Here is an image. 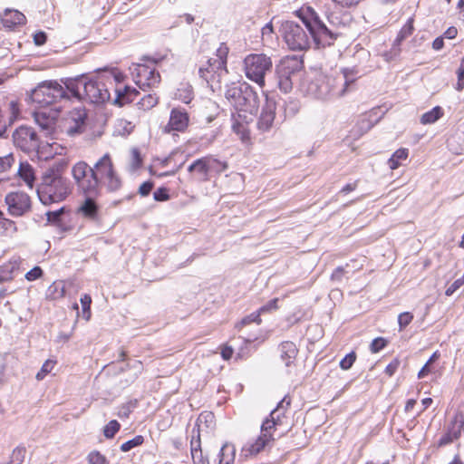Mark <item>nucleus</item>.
I'll return each instance as SVG.
<instances>
[{
    "mask_svg": "<svg viewBox=\"0 0 464 464\" xmlns=\"http://www.w3.org/2000/svg\"><path fill=\"white\" fill-rule=\"evenodd\" d=\"M297 15L309 32L316 48H324L332 45L340 35L337 29L343 24V21L337 12L325 14L330 26H327L320 19L318 14L311 7L300 9L297 11Z\"/></svg>",
    "mask_w": 464,
    "mask_h": 464,
    "instance_id": "f257e3e1",
    "label": "nucleus"
},
{
    "mask_svg": "<svg viewBox=\"0 0 464 464\" xmlns=\"http://www.w3.org/2000/svg\"><path fill=\"white\" fill-rule=\"evenodd\" d=\"M354 81L353 70L350 69H343L342 73L335 76L317 72L306 81L305 92L307 95L319 100L341 97L349 91Z\"/></svg>",
    "mask_w": 464,
    "mask_h": 464,
    "instance_id": "f03ea898",
    "label": "nucleus"
},
{
    "mask_svg": "<svg viewBox=\"0 0 464 464\" xmlns=\"http://www.w3.org/2000/svg\"><path fill=\"white\" fill-rule=\"evenodd\" d=\"M85 169L87 177L92 174L97 181L98 190L102 193V188L105 187L108 192L118 191L122 181L116 172L112 160L108 153L104 154L94 165L91 167L85 161H78L72 168V175H75L76 171L82 175Z\"/></svg>",
    "mask_w": 464,
    "mask_h": 464,
    "instance_id": "7ed1b4c3",
    "label": "nucleus"
},
{
    "mask_svg": "<svg viewBox=\"0 0 464 464\" xmlns=\"http://www.w3.org/2000/svg\"><path fill=\"white\" fill-rule=\"evenodd\" d=\"M62 82L70 92L72 99L77 101L102 104L111 98L109 88L102 81H86L83 75H80L75 78H66Z\"/></svg>",
    "mask_w": 464,
    "mask_h": 464,
    "instance_id": "20e7f679",
    "label": "nucleus"
},
{
    "mask_svg": "<svg viewBox=\"0 0 464 464\" xmlns=\"http://www.w3.org/2000/svg\"><path fill=\"white\" fill-rule=\"evenodd\" d=\"M85 173L84 169L82 175L78 171L75 175H72L78 192L84 197L77 208V214L88 220L96 221L100 217L101 208L97 203V198L101 196V192L98 190V183L94 176L92 174L87 177Z\"/></svg>",
    "mask_w": 464,
    "mask_h": 464,
    "instance_id": "39448f33",
    "label": "nucleus"
},
{
    "mask_svg": "<svg viewBox=\"0 0 464 464\" xmlns=\"http://www.w3.org/2000/svg\"><path fill=\"white\" fill-rule=\"evenodd\" d=\"M71 193V183L58 169H48L37 187V195L44 205H51L64 200Z\"/></svg>",
    "mask_w": 464,
    "mask_h": 464,
    "instance_id": "423d86ee",
    "label": "nucleus"
},
{
    "mask_svg": "<svg viewBox=\"0 0 464 464\" xmlns=\"http://www.w3.org/2000/svg\"><path fill=\"white\" fill-rule=\"evenodd\" d=\"M225 97L239 111L256 114L259 108V97L254 88L246 82H233L227 86Z\"/></svg>",
    "mask_w": 464,
    "mask_h": 464,
    "instance_id": "0eeeda50",
    "label": "nucleus"
},
{
    "mask_svg": "<svg viewBox=\"0 0 464 464\" xmlns=\"http://www.w3.org/2000/svg\"><path fill=\"white\" fill-rule=\"evenodd\" d=\"M228 47L225 43H221L216 52V58H210L208 61L207 67H201L198 70L199 76L204 79L212 92H219L223 79L227 74V58Z\"/></svg>",
    "mask_w": 464,
    "mask_h": 464,
    "instance_id": "6e6552de",
    "label": "nucleus"
},
{
    "mask_svg": "<svg viewBox=\"0 0 464 464\" xmlns=\"http://www.w3.org/2000/svg\"><path fill=\"white\" fill-rule=\"evenodd\" d=\"M30 99L41 107H45L62 101L72 99L70 92L56 81H48L39 83L31 91Z\"/></svg>",
    "mask_w": 464,
    "mask_h": 464,
    "instance_id": "1a4fd4ad",
    "label": "nucleus"
},
{
    "mask_svg": "<svg viewBox=\"0 0 464 464\" xmlns=\"http://www.w3.org/2000/svg\"><path fill=\"white\" fill-rule=\"evenodd\" d=\"M303 61L296 56H286L276 66V78L278 88L285 93L293 89V77L300 72Z\"/></svg>",
    "mask_w": 464,
    "mask_h": 464,
    "instance_id": "9d476101",
    "label": "nucleus"
},
{
    "mask_svg": "<svg viewBox=\"0 0 464 464\" xmlns=\"http://www.w3.org/2000/svg\"><path fill=\"white\" fill-rule=\"evenodd\" d=\"M244 65L246 76L263 88L265 76L273 66L271 58L264 53H251L245 58Z\"/></svg>",
    "mask_w": 464,
    "mask_h": 464,
    "instance_id": "9b49d317",
    "label": "nucleus"
},
{
    "mask_svg": "<svg viewBox=\"0 0 464 464\" xmlns=\"http://www.w3.org/2000/svg\"><path fill=\"white\" fill-rule=\"evenodd\" d=\"M282 36L293 51H303L309 47L310 40L305 30L293 21H285L281 26Z\"/></svg>",
    "mask_w": 464,
    "mask_h": 464,
    "instance_id": "f8f14e48",
    "label": "nucleus"
},
{
    "mask_svg": "<svg viewBox=\"0 0 464 464\" xmlns=\"http://www.w3.org/2000/svg\"><path fill=\"white\" fill-rule=\"evenodd\" d=\"M14 145L27 154L37 153L41 145V140L34 128L27 125L17 127L13 132Z\"/></svg>",
    "mask_w": 464,
    "mask_h": 464,
    "instance_id": "ddd939ff",
    "label": "nucleus"
},
{
    "mask_svg": "<svg viewBox=\"0 0 464 464\" xmlns=\"http://www.w3.org/2000/svg\"><path fill=\"white\" fill-rule=\"evenodd\" d=\"M464 430V414L457 411L445 426V432L438 440V448L444 447L458 440Z\"/></svg>",
    "mask_w": 464,
    "mask_h": 464,
    "instance_id": "4468645a",
    "label": "nucleus"
},
{
    "mask_svg": "<svg viewBox=\"0 0 464 464\" xmlns=\"http://www.w3.org/2000/svg\"><path fill=\"white\" fill-rule=\"evenodd\" d=\"M8 212L14 217H22L31 210L32 203L30 197L22 191L11 192L5 199Z\"/></svg>",
    "mask_w": 464,
    "mask_h": 464,
    "instance_id": "2eb2a0df",
    "label": "nucleus"
},
{
    "mask_svg": "<svg viewBox=\"0 0 464 464\" xmlns=\"http://www.w3.org/2000/svg\"><path fill=\"white\" fill-rule=\"evenodd\" d=\"M133 75L136 78V83L141 88L142 86L155 87L160 82V75L155 70L145 64H137L134 68Z\"/></svg>",
    "mask_w": 464,
    "mask_h": 464,
    "instance_id": "dca6fc26",
    "label": "nucleus"
},
{
    "mask_svg": "<svg viewBox=\"0 0 464 464\" xmlns=\"http://www.w3.org/2000/svg\"><path fill=\"white\" fill-rule=\"evenodd\" d=\"M188 122L189 116L185 109L179 107L173 108L170 111L169 120L164 130L168 133L172 130L182 132L188 128Z\"/></svg>",
    "mask_w": 464,
    "mask_h": 464,
    "instance_id": "f3484780",
    "label": "nucleus"
},
{
    "mask_svg": "<svg viewBox=\"0 0 464 464\" xmlns=\"http://www.w3.org/2000/svg\"><path fill=\"white\" fill-rule=\"evenodd\" d=\"M87 112L85 109H75L70 113L66 132L70 136L81 134L85 130Z\"/></svg>",
    "mask_w": 464,
    "mask_h": 464,
    "instance_id": "a211bd4d",
    "label": "nucleus"
},
{
    "mask_svg": "<svg viewBox=\"0 0 464 464\" xmlns=\"http://www.w3.org/2000/svg\"><path fill=\"white\" fill-rule=\"evenodd\" d=\"M284 413L279 412V409H274L269 416L263 421L261 425V434L268 435L266 438L274 441V432L276 430V426L281 425Z\"/></svg>",
    "mask_w": 464,
    "mask_h": 464,
    "instance_id": "6ab92c4d",
    "label": "nucleus"
},
{
    "mask_svg": "<svg viewBox=\"0 0 464 464\" xmlns=\"http://www.w3.org/2000/svg\"><path fill=\"white\" fill-rule=\"evenodd\" d=\"M191 446V456L194 464H209V460L207 457L203 455L201 450V441H200V431L199 425L198 422L192 430V439L190 441Z\"/></svg>",
    "mask_w": 464,
    "mask_h": 464,
    "instance_id": "aec40b11",
    "label": "nucleus"
},
{
    "mask_svg": "<svg viewBox=\"0 0 464 464\" xmlns=\"http://www.w3.org/2000/svg\"><path fill=\"white\" fill-rule=\"evenodd\" d=\"M276 117V103L266 100L262 108L261 115L257 121V128L262 131H267L272 127Z\"/></svg>",
    "mask_w": 464,
    "mask_h": 464,
    "instance_id": "412c9836",
    "label": "nucleus"
},
{
    "mask_svg": "<svg viewBox=\"0 0 464 464\" xmlns=\"http://www.w3.org/2000/svg\"><path fill=\"white\" fill-rule=\"evenodd\" d=\"M267 436L260 434L254 442L246 443L241 450V457L248 458L258 454L272 442Z\"/></svg>",
    "mask_w": 464,
    "mask_h": 464,
    "instance_id": "4be33fe9",
    "label": "nucleus"
},
{
    "mask_svg": "<svg viewBox=\"0 0 464 464\" xmlns=\"http://www.w3.org/2000/svg\"><path fill=\"white\" fill-rule=\"evenodd\" d=\"M279 352L281 360L288 367L294 362L298 353V349L293 342L285 341L279 344Z\"/></svg>",
    "mask_w": 464,
    "mask_h": 464,
    "instance_id": "5701e85b",
    "label": "nucleus"
},
{
    "mask_svg": "<svg viewBox=\"0 0 464 464\" xmlns=\"http://www.w3.org/2000/svg\"><path fill=\"white\" fill-rule=\"evenodd\" d=\"M1 19L3 25L9 29L14 28L15 25L23 24L25 22L24 14L17 10L6 9Z\"/></svg>",
    "mask_w": 464,
    "mask_h": 464,
    "instance_id": "b1692460",
    "label": "nucleus"
},
{
    "mask_svg": "<svg viewBox=\"0 0 464 464\" xmlns=\"http://www.w3.org/2000/svg\"><path fill=\"white\" fill-rule=\"evenodd\" d=\"M34 119L46 137L53 132L55 127L53 118L47 116L44 112L37 111L34 113Z\"/></svg>",
    "mask_w": 464,
    "mask_h": 464,
    "instance_id": "393cba45",
    "label": "nucleus"
},
{
    "mask_svg": "<svg viewBox=\"0 0 464 464\" xmlns=\"http://www.w3.org/2000/svg\"><path fill=\"white\" fill-rule=\"evenodd\" d=\"M116 98L113 102L114 104L123 106L127 103L132 102L136 97L140 94L139 91L130 86L124 87L123 90H115Z\"/></svg>",
    "mask_w": 464,
    "mask_h": 464,
    "instance_id": "a878e982",
    "label": "nucleus"
},
{
    "mask_svg": "<svg viewBox=\"0 0 464 464\" xmlns=\"http://www.w3.org/2000/svg\"><path fill=\"white\" fill-rule=\"evenodd\" d=\"M236 456L235 446L231 443H225L218 453V464H233Z\"/></svg>",
    "mask_w": 464,
    "mask_h": 464,
    "instance_id": "bb28decb",
    "label": "nucleus"
},
{
    "mask_svg": "<svg viewBox=\"0 0 464 464\" xmlns=\"http://www.w3.org/2000/svg\"><path fill=\"white\" fill-rule=\"evenodd\" d=\"M18 174L26 185L33 188L35 179L33 167L27 162H21L18 169Z\"/></svg>",
    "mask_w": 464,
    "mask_h": 464,
    "instance_id": "cd10ccee",
    "label": "nucleus"
},
{
    "mask_svg": "<svg viewBox=\"0 0 464 464\" xmlns=\"http://www.w3.org/2000/svg\"><path fill=\"white\" fill-rule=\"evenodd\" d=\"M413 22L414 19L412 17H410L407 20L406 24L401 27L393 42V48L399 47L403 40L412 34L414 31Z\"/></svg>",
    "mask_w": 464,
    "mask_h": 464,
    "instance_id": "c85d7f7f",
    "label": "nucleus"
},
{
    "mask_svg": "<svg viewBox=\"0 0 464 464\" xmlns=\"http://www.w3.org/2000/svg\"><path fill=\"white\" fill-rule=\"evenodd\" d=\"M409 156V150L405 148H401L393 152L388 160V165L391 169H396L401 165V161L405 160Z\"/></svg>",
    "mask_w": 464,
    "mask_h": 464,
    "instance_id": "c756f323",
    "label": "nucleus"
},
{
    "mask_svg": "<svg viewBox=\"0 0 464 464\" xmlns=\"http://www.w3.org/2000/svg\"><path fill=\"white\" fill-rule=\"evenodd\" d=\"M205 160L209 175L212 173L219 174L226 170L227 168V164L226 162L220 161L219 160L214 158L211 155L206 156Z\"/></svg>",
    "mask_w": 464,
    "mask_h": 464,
    "instance_id": "7c9ffc66",
    "label": "nucleus"
},
{
    "mask_svg": "<svg viewBox=\"0 0 464 464\" xmlns=\"http://www.w3.org/2000/svg\"><path fill=\"white\" fill-rule=\"evenodd\" d=\"M176 99L188 104L193 99V88L188 83H180L175 93Z\"/></svg>",
    "mask_w": 464,
    "mask_h": 464,
    "instance_id": "2f4dec72",
    "label": "nucleus"
},
{
    "mask_svg": "<svg viewBox=\"0 0 464 464\" xmlns=\"http://www.w3.org/2000/svg\"><path fill=\"white\" fill-rule=\"evenodd\" d=\"M443 109L440 106H435L430 111L422 114L420 122L424 125L432 124L443 116Z\"/></svg>",
    "mask_w": 464,
    "mask_h": 464,
    "instance_id": "473e14b6",
    "label": "nucleus"
},
{
    "mask_svg": "<svg viewBox=\"0 0 464 464\" xmlns=\"http://www.w3.org/2000/svg\"><path fill=\"white\" fill-rule=\"evenodd\" d=\"M372 114L376 115L374 110L358 121L357 126L362 131L366 132L370 130L378 122L379 119L372 120Z\"/></svg>",
    "mask_w": 464,
    "mask_h": 464,
    "instance_id": "72a5a7b5",
    "label": "nucleus"
},
{
    "mask_svg": "<svg viewBox=\"0 0 464 464\" xmlns=\"http://www.w3.org/2000/svg\"><path fill=\"white\" fill-rule=\"evenodd\" d=\"M196 174L199 180L207 181L209 179V174L208 171V166L206 163L205 157L196 160Z\"/></svg>",
    "mask_w": 464,
    "mask_h": 464,
    "instance_id": "f704fd0d",
    "label": "nucleus"
},
{
    "mask_svg": "<svg viewBox=\"0 0 464 464\" xmlns=\"http://www.w3.org/2000/svg\"><path fill=\"white\" fill-rule=\"evenodd\" d=\"M13 153L4 154L0 151V173L8 171L14 163Z\"/></svg>",
    "mask_w": 464,
    "mask_h": 464,
    "instance_id": "c9c22d12",
    "label": "nucleus"
},
{
    "mask_svg": "<svg viewBox=\"0 0 464 464\" xmlns=\"http://www.w3.org/2000/svg\"><path fill=\"white\" fill-rule=\"evenodd\" d=\"M0 229H2L6 234H14L16 232L15 223L6 218L4 213L0 210Z\"/></svg>",
    "mask_w": 464,
    "mask_h": 464,
    "instance_id": "e433bc0d",
    "label": "nucleus"
},
{
    "mask_svg": "<svg viewBox=\"0 0 464 464\" xmlns=\"http://www.w3.org/2000/svg\"><path fill=\"white\" fill-rule=\"evenodd\" d=\"M157 103L158 97L151 93L144 95L138 102L140 108L145 111L153 108Z\"/></svg>",
    "mask_w": 464,
    "mask_h": 464,
    "instance_id": "4c0bfd02",
    "label": "nucleus"
},
{
    "mask_svg": "<svg viewBox=\"0 0 464 464\" xmlns=\"http://www.w3.org/2000/svg\"><path fill=\"white\" fill-rule=\"evenodd\" d=\"M89 464H110L109 459L98 450L91 451L87 456Z\"/></svg>",
    "mask_w": 464,
    "mask_h": 464,
    "instance_id": "58836bf2",
    "label": "nucleus"
},
{
    "mask_svg": "<svg viewBox=\"0 0 464 464\" xmlns=\"http://www.w3.org/2000/svg\"><path fill=\"white\" fill-rule=\"evenodd\" d=\"M80 302H81V304L82 307V317L86 321H89L91 318V315H92V313H91L92 297H91V295L88 294H84L83 295H82Z\"/></svg>",
    "mask_w": 464,
    "mask_h": 464,
    "instance_id": "ea45409f",
    "label": "nucleus"
},
{
    "mask_svg": "<svg viewBox=\"0 0 464 464\" xmlns=\"http://www.w3.org/2000/svg\"><path fill=\"white\" fill-rule=\"evenodd\" d=\"M144 442V438L143 436L141 435H137L135 436L133 439L122 443L121 445V450L123 451V452H127L130 450H132L133 448H136V447H139L140 445H142Z\"/></svg>",
    "mask_w": 464,
    "mask_h": 464,
    "instance_id": "a19ab883",
    "label": "nucleus"
},
{
    "mask_svg": "<svg viewBox=\"0 0 464 464\" xmlns=\"http://www.w3.org/2000/svg\"><path fill=\"white\" fill-rule=\"evenodd\" d=\"M120 429L121 424L116 420H112L105 425L103 429V435L107 439H112Z\"/></svg>",
    "mask_w": 464,
    "mask_h": 464,
    "instance_id": "79ce46f5",
    "label": "nucleus"
},
{
    "mask_svg": "<svg viewBox=\"0 0 464 464\" xmlns=\"http://www.w3.org/2000/svg\"><path fill=\"white\" fill-rule=\"evenodd\" d=\"M137 404H138L137 400H133V401H130L127 403L121 405L119 410L118 416L121 419L129 418V416L131 413V411H133V409H135L137 407Z\"/></svg>",
    "mask_w": 464,
    "mask_h": 464,
    "instance_id": "37998d69",
    "label": "nucleus"
},
{
    "mask_svg": "<svg viewBox=\"0 0 464 464\" xmlns=\"http://www.w3.org/2000/svg\"><path fill=\"white\" fill-rule=\"evenodd\" d=\"M142 164V158L140 156V150L138 149H132L131 150V160L130 164V171H135L139 168H140Z\"/></svg>",
    "mask_w": 464,
    "mask_h": 464,
    "instance_id": "c03bdc74",
    "label": "nucleus"
},
{
    "mask_svg": "<svg viewBox=\"0 0 464 464\" xmlns=\"http://www.w3.org/2000/svg\"><path fill=\"white\" fill-rule=\"evenodd\" d=\"M8 111H9V123L12 124L20 114L19 103L17 101H11L8 103Z\"/></svg>",
    "mask_w": 464,
    "mask_h": 464,
    "instance_id": "a18cd8bd",
    "label": "nucleus"
},
{
    "mask_svg": "<svg viewBox=\"0 0 464 464\" xmlns=\"http://www.w3.org/2000/svg\"><path fill=\"white\" fill-rule=\"evenodd\" d=\"M54 364H55V362H53V361H51V360L45 361L44 363L43 364L41 370L36 373L35 378L38 381H42L45 377V375L53 370Z\"/></svg>",
    "mask_w": 464,
    "mask_h": 464,
    "instance_id": "49530a36",
    "label": "nucleus"
},
{
    "mask_svg": "<svg viewBox=\"0 0 464 464\" xmlns=\"http://www.w3.org/2000/svg\"><path fill=\"white\" fill-rule=\"evenodd\" d=\"M387 340L382 337L374 338L370 345V350L372 353H379L387 345Z\"/></svg>",
    "mask_w": 464,
    "mask_h": 464,
    "instance_id": "de8ad7c7",
    "label": "nucleus"
},
{
    "mask_svg": "<svg viewBox=\"0 0 464 464\" xmlns=\"http://www.w3.org/2000/svg\"><path fill=\"white\" fill-rule=\"evenodd\" d=\"M356 360V354L354 352L348 353L340 362V367L343 370H349Z\"/></svg>",
    "mask_w": 464,
    "mask_h": 464,
    "instance_id": "09e8293b",
    "label": "nucleus"
},
{
    "mask_svg": "<svg viewBox=\"0 0 464 464\" xmlns=\"http://www.w3.org/2000/svg\"><path fill=\"white\" fill-rule=\"evenodd\" d=\"M413 319V315L410 312H404L399 314L398 316V324L400 326V330L407 327Z\"/></svg>",
    "mask_w": 464,
    "mask_h": 464,
    "instance_id": "8fccbe9b",
    "label": "nucleus"
},
{
    "mask_svg": "<svg viewBox=\"0 0 464 464\" xmlns=\"http://www.w3.org/2000/svg\"><path fill=\"white\" fill-rule=\"evenodd\" d=\"M153 198L156 201H167L169 198V190L165 187L159 188L153 192Z\"/></svg>",
    "mask_w": 464,
    "mask_h": 464,
    "instance_id": "3c124183",
    "label": "nucleus"
},
{
    "mask_svg": "<svg viewBox=\"0 0 464 464\" xmlns=\"http://www.w3.org/2000/svg\"><path fill=\"white\" fill-rule=\"evenodd\" d=\"M260 314H261V313H259V310L256 312H254V313L246 315V317H244L241 320V322L239 323V324L246 325L250 323H256L257 324H259L261 323Z\"/></svg>",
    "mask_w": 464,
    "mask_h": 464,
    "instance_id": "603ef678",
    "label": "nucleus"
},
{
    "mask_svg": "<svg viewBox=\"0 0 464 464\" xmlns=\"http://www.w3.org/2000/svg\"><path fill=\"white\" fill-rule=\"evenodd\" d=\"M43 275V269L40 266H36L25 274V279L27 281H34L36 279L41 278Z\"/></svg>",
    "mask_w": 464,
    "mask_h": 464,
    "instance_id": "864d4df0",
    "label": "nucleus"
},
{
    "mask_svg": "<svg viewBox=\"0 0 464 464\" xmlns=\"http://www.w3.org/2000/svg\"><path fill=\"white\" fill-rule=\"evenodd\" d=\"M65 208L63 207L54 211L46 212L47 220L50 223H57L61 219V216L64 213Z\"/></svg>",
    "mask_w": 464,
    "mask_h": 464,
    "instance_id": "5fc2aeb1",
    "label": "nucleus"
},
{
    "mask_svg": "<svg viewBox=\"0 0 464 464\" xmlns=\"http://www.w3.org/2000/svg\"><path fill=\"white\" fill-rule=\"evenodd\" d=\"M458 82L456 89L462 91L464 88V57L461 59L460 66L457 71Z\"/></svg>",
    "mask_w": 464,
    "mask_h": 464,
    "instance_id": "6e6d98bb",
    "label": "nucleus"
},
{
    "mask_svg": "<svg viewBox=\"0 0 464 464\" xmlns=\"http://www.w3.org/2000/svg\"><path fill=\"white\" fill-rule=\"evenodd\" d=\"M153 187H154L153 181H151V180L145 181L140 186L138 192L141 197H147L151 192Z\"/></svg>",
    "mask_w": 464,
    "mask_h": 464,
    "instance_id": "4d7b16f0",
    "label": "nucleus"
},
{
    "mask_svg": "<svg viewBox=\"0 0 464 464\" xmlns=\"http://www.w3.org/2000/svg\"><path fill=\"white\" fill-rule=\"evenodd\" d=\"M60 285H61V284L53 283L49 287V291L52 293L53 298H54V299L63 297L64 295V287H63V285H62L60 287Z\"/></svg>",
    "mask_w": 464,
    "mask_h": 464,
    "instance_id": "13d9d810",
    "label": "nucleus"
},
{
    "mask_svg": "<svg viewBox=\"0 0 464 464\" xmlns=\"http://www.w3.org/2000/svg\"><path fill=\"white\" fill-rule=\"evenodd\" d=\"M464 285V278L456 279L445 291L447 296L452 295L460 286Z\"/></svg>",
    "mask_w": 464,
    "mask_h": 464,
    "instance_id": "bf43d9fd",
    "label": "nucleus"
},
{
    "mask_svg": "<svg viewBox=\"0 0 464 464\" xmlns=\"http://www.w3.org/2000/svg\"><path fill=\"white\" fill-rule=\"evenodd\" d=\"M346 273L344 266L336 267L331 275V280L335 283H340L343 280V275Z\"/></svg>",
    "mask_w": 464,
    "mask_h": 464,
    "instance_id": "052dcab7",
    "label": "nucleus"
},
{
    "mask_svg": "<svg viewBox=\"0 0 464 464\" xmlns=\"http://www.w3.org/2000/svg\"><path fill=\"white\" fill-rule=\"evenodd\" d=\"M400 366V360L395 358L393 359L385 368L384 372L388 376H392Z\"/></svg>",
    "mask_w": 464,
    "mask_h": 464,
    "instance_id": "680f3d73",
    "label": "nucleus"
},
{
    "mask_svg": "<svg viewBox=\"0 0 464 464\" xmlns=\"http://www.w3.org/2000/svg\"><path fill=\"white\" fill-rule=\"evenodd\" d=\"M277 302H278L277 298H274V299L270 300L266 304L261 306L258 309L259 313L262 314V313L268 312L271 310H276L277 309Z\"/></svg>",
    "mask_w": 464,
    "mask_h": 464,
    "instance_id": "e2e57ef3",
    "label": "nucleus"
},
{
    "mask_svg": "<svg viewBox=\"0 0 464 464\" xmlns=\"http://www.w3.org/2000/svg\"><path fill=\"white\" fill-rule=\"evenodd\" d=\"M47 35L44 32H38L34 35V42L36 45L41 46L46 43Z\"/></svg>",
    "mask_w": 464,
    "mask_h": 464,
    "instance_id": "0e129e2a",
    "label": "nucleus"
},
{
    "mask_svg": "<svg viewBox=\"0 0 464 464\" xmlns=\"http://www.w3.org/2000/svg\"><path fill=\"white\" fill-rule=\"evenodd\" d=\"M291 399L287 396H285L277 404L276 409H279V412H283L285 414V411L290 406Z\"/></svg>",
    "mask_w": 464,
    "mask_h": 464,
    "instance_id": "69168bd1",
    "label": "nucleus"
},
{
    "mask_svg": "<svg viewBox=\"0 0 464 464\" xmlns=\"http://www.w3.org/2000/svg\"><path fill=\"white\" fill-rule=\"evenodd\" d=\"M14 268V266L10 265L3 267L2 271L0 272V283L5 282L12 277L10 275H5V273L7 271L9 274H11Z\"/></svg>",
    "mask_w": 464,
    "mask_h": 464,
    "instance_id": "338daca9",
    "label": "nucleus"
},
{
    "mask_svg": "<svg viewBox=\"0 0 464 464\" xmlns=\"http://www.w3.org/2000/svg\"><path fill=\"white\" fill-rule=\"evenodd\" d=\"M233 348L231 346H225L221 351V356L224 360H229L233 355Z\"/></svg>",
    "mask_w": 464,
    "mask_h": 464,
    "instance_id": "774afa93",
    "label": "nucleus"
}]
</instances>
